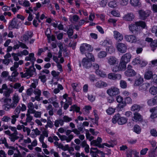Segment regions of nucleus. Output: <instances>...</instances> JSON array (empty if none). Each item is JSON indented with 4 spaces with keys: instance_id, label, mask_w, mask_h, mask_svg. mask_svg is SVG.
<instances>
[{
    "instance_id": "51",
    "label": "nucleus",
    "mask_w": 157,
    "mask_h": 157,
    "mask_svg": "<svg viewBox=\"0 0 157 157\" xmlns=\"http://www.w3.org/2000/svg\"><path fill=\"white\" fill-rule=\"evenodd\" d=\"M67 34L68 37L70 38H71V36L73 34V29L72 27L69 28L67 31Z\"/></svg>"
},
{
    "instance_id": "15",
    "label": "nucleus",
    "mask_w": 157,
    "mask_h": 157,
    "mask_svg": "<svg viewBox=\"0 0 157 157\" xmlns=\"http://www.w3.org/2000/svg\"><path fill=\"white\" fill-rule=\"evenodd\" d=\"M18 22V19L17 18H14L9 26V28L10 29H18L19 27V24Z\"/></svg>"
},
{
    "instance_id": "52",
    "label": "nucleus",
    "mask_w": 157,
    "mask_h": 157,
    "mask_svg": "<svg viewBox=\"0 0 157 157\" xmlns=\"http://www.w3.org/2000/svg\"><path fill=\"white\" fill-rule=\"evenodd\" d=\"M107 55V53L105 51L100 52L98 55V57L100 58L105 57Z\"/></svg>"
},
{
    "instance_id": "7",
    "label": "nucleus",
    "mask_w": 157,
    "mask_h": 157,
    "mask_svg": "<svg viewBox=\"0 0 157 157\" xmlns=\"http://www.w3.org/2000/svg\"><path fill=\"white\" fill-rule=\"evenodd\" d=\"M117 51L119 52L124 53L126 52L127 50L126 44L122 43H119L116 45Z\"/></svg>"
},
{
    "instance_id": "38",
    "label": "nucleus",
    "mask_w": 157,
    "mask_h": 157,
    "mask_svg": "<svg viewBox=\"0 0 157 157\" xmlns=\"http://www.w3.org/2000/svg\"><path fill=\"white\" fill-rule=\"evenodd\" d=\"M80 110V108L79 107L77 106L76 105H72L70 109V111H75L76 112H79V110Z\"/></svg>"
},
{
    "instance_id": "9",
    "label": "nucleus",
    "mask_w": 157,
    "mask_h": 157,
    "mask_svg": "<svg viewBox=\"0 0 157 157\" xmlns=\"http://www.w3.org/2000/svg\"><path fill=\"white\" fill-rule=\"evenodd\" d=\"M129 29L132 33L137 34L139 33L140 29L137 25L136 24V22L134 24H131L129 25Z\"/></svg>"
},
{
    "instance_id": "49",
    "label": "nucleus",
    "mask_w": 157,
    "mask_h": 157,
    "mask_svg": "<svg viewBox=\"0 0 157 157\" xmlns=\"http://www.w3.org/2000/svg\"><path fill=\"white\" fill-rule=\"evenodd\" d=\"M38 80L37 79H35L33 80V82L32 83L30 86V88L32 89H36V86L38 84Z\"/></svg>"
},
{
    "instance_id": "5",
    "label": "nucleus",
    "mask_w": 157,
    "mask_h": 157,
    "mask_svg": "<svg viewBox=\"0 0 157 157\" xmlns=\"http://www.w3.org/2000/svg\"><path fill=\"white\" fill-rule=\"evenodd\" d=\"M138 13L140 19L145 20L150 15L151 12L149 10H141L138 11Z\"/></svg>"
},
{
    "instance_id": "24",
    "label": "nucleus",
    "mask_w": 157,
    "mask_h": 157,
    "mask_svg": "<svg viewBox=\"0 0 157 157\" xmlns=\"http://www.w3.org/2000/svg\"><path fill=\"white\" fill-rule=\"evenodd\" d=\"M4 144L5 146L7 148H11L13 149H15V147H13L9 146L7 143L6 142V140L5 138H1L0 139V144Z\"/></svg>"
},
{
    "instance_id": "20",
    "label": "nucleus",
    "mask_w": 157,
    "mask_h": 157,
    "mask_svg": "<svg viewBox=\"0 0 157 157\" xmlns=\"http://www.w3.org/2000/svg\"><path fill=\"white\" fill-rule=\"evenodd\" d=\"M26 61H30L32 63V66H34V62L36 60V58L34 57V54L33 53H30L28 56L26 57Z\"/></svg>"
},
{
    "instance_id": "62",
    "label": "nucleus",
    "mask_w": 157,
    "mask_h": 157,
    "mask_svg": "<svg viewBox=\"0 0 157 157\" xmlns=\"http://www.w3.org/2000/svg\"><path fill=\"white\" fill-rule=\"evenodd\" d=\"M150 133L152 136H157V132L155 129H151L150 131Z\"/></svg>"
},
{
    "instance_id": "55",
    "label": "nucleus",
    "mask_w": 157,
    "mask_h": 157,
    "mask_svg": "<svg viewBox=\"0 0 157 157\" xmlns=\"http://www.w3.org/2000/svg\"><path fill=\"white\" fill-rule=\"evenodd\" d=\"M129 1V0H120L119 2L121 5L125 6L128 4Z\"/></svg>"
},
{
    "instance_id": "10",
    "label": "nucleus",
    "mask_w": 157,
    "mask_h": 157,
    "mask_svg": "<svg viewBox=\"0 0 157 157\" xmlns=\"http://www.w3.org/2000/svg\"><path fill=\"white\" fill-rule=\"evenodd\" d=\"M124 38L126 41L131 43H136L137 40L136 37L133 35H126Z\"/></svg>"
},
{
    "instance_id": "63",
    "label": "nucleus",
    "mask_w": 157,
    "mask_h": 157,
    "mask_svg": "<svg viewBox=\"0 0 157 157\" xmlns=\"http://www.w3.org/2000/svg\"><path fill=\"white\" fill-rule=\"evenodd\" d=\"M111 13L113 16L119 17L120 16V13L116 10H113L111 11Z\"/></svg>"
},
{
    "instance_id": "57",
    "label": "nucleus",
    "mask_w": 157,
    "mask_h": 157,
    "mask_svg": "<svg viewBox=\"0 0 157 157\" xmlns=\"http://www.w3.org/2000/svg\"><path fill=\"white\" fill-rule=\"evenodd\" d=\"M54 126L53 122L50 120H48L47 122V124L45 126L46 128L49 127L50 128H52Z\"/></svg>"
},
{
    "instance_id": "28",
    "label": "nucleus",
    "mask_w": 157,
    "mask_h": 157,
    "mask_svg": "<svg viewBox=\"0 0 157 157\" xmlns=\"http://www.w3.org/2000/svg\"><path fill=\"white\" fill-rule=\"evenodd\" d=\"M13 89L12 88H9L7 90L5 91L3 93V95L6 97L5 98H8L10 94L13 92Z\"/></svg>"
},
{
    "instance_id": "50",
    "label": "nucleus",
    "mask_w": 157,
    "mask_h": 157,
    "mask_svg": "<svg viewBox=\"0 0 157 157\" xmlns=\"http://www.w3.org/2000/svg\"><path fill=\"white\" fill-rule=\"evenodd\" d=\"M72 132H74L78 136H79V137H84V136L83 135H80V131L76 128L73 129Z\"/></svg>"
},
{
    "instance_id": "16",
    "label": "nucleus",
    "mask_w": 157,
    "mask_h": 157,
    "mask_svg": "<svg viewBox=\"0 0 157 157\" xmlns=\"http://www.w3.org/2000/svg\"><path fill=\"white\" fill-rule=\"evenodd\" d=\"M33 33L31 32H27L25 34H24L21 37V40L22 41L26 42L29 40V38L32 37Z\"/></svg>"
},
{
    "instance_id": "2",
    "label": "nucleus",
    "mask_w": 157,
    "mask_h": 157,
    "mask_svg": "<svg viewBox=\"0 0 157 157\" xmlns=\"http://www.w3.org/2000/svg\"><path fill=\"white\" fill-rule=\"evenodd\" d=\"M27 107L25 105L23 104H20L16 106L13 111L14 115L12 116V119L11 123L14 124L17 120L16 118H18L21 111L23 112L26 110Z\"/></svg>"
},
{
    "instance_id": "42",
    "label": "nucleus",
    "mask_w": 157,
    "mask_h": 157,
    "mask_svg": "<svg viewBox=\"0 0 157 157\" xmlns=\"http://www.w3.org/2000/svg\"><path fill=\"white\" fill-rule=\"evenodd\" d=\"M72 120L71 117H69L68 116L65 115L63 117V119H62V121H63V124L64 122H68L71 121Z\"/></svg>"
},
{
    "instance_id": "23",
    "label": "nucleus",
    "mask_w": 157,
    "mask_h": 157,
    "mask_svg": "<svg viewBox=\"0 0 157 157\" xmlns=\"http://www.w3.org/2000/svg\"><path fill=\"white\" fill-rule=\"evenodd\" d=\"M124 74L125 75L129 76L132 77L135 75L136 73L133 69L126 71L124 72Z\"/></svg>"
},
{
    "instance_id": "31",
    "label": "nucleus",
    "mask_w": 157,
    "mask_h": 157,
    "mask_svg": "<svg viewBox=\"0 0 157 157\" xmlns=\"http://www.w3.org/2000/svg\"><path fill=\"white\" fill-rule=\"evenodd\" d=\"M149 93L153 95H155L157 94V87L153 86L151 87L149 90Z\"/></svg>"
},
{
    "instance_id": "12",
    "label": "nucleus",
    "mask_w": 157,
    "mask_h": 157,
    "mask_svg": "<svg viewBox=\"0 0 157 157\" xmlns=\"http://www.w3.org/2000/svg\"><path fill=\"white\" fill-rule=\"evenodd\" d=\"M107 62L110 66H114L118 63V60L115 56H112L107 58Z\"/></svg>"
},
{
    "instance_id": "58",
    "label": "nucleus",
    "mask_w": 157,
    "mask_h": 157,
    "mask_svg": "<svg viewBox=\"0 0 157 157\" xmlns=\"http://www.w3.org/2000/svg\"><path fill=\"white\" fill-rule=\"evenodd\" d=\"M112 71L114 72H117L121 71L118 65L115 66L112 69Z\"/></svg>"
},
{
    "instance_id": "19",
    "label": "nucleus",
    "mask_w": 157,
    "mask_h": 157,
    "mask_svg": "<svg viewBox=\"0 0 157 157\" xmlns=\"http://www.w3.org/2000/svg\"><path fill=\"white\" fill-rule=\"evenodd\" d=\"M102 142L101 138H97V140H93L92 141L90 144L91 145L94 146H98L99 147H103L101 144V143Z\"/></svg>"
},
{
    "instance_id": "59",
    "label": "nucleus",
    "mask_w": 157,
    "mask_h": 157,
    "mask_svg": "<svg viewBox=\"0 0 157 157\" xmlns=\"http://www.w3.org/2000/svg\"><path fill=\"white\" fill-rule=\"evenodd\" d=\"M65 132H66V135L69 136L68 137H73V135L71 134V132H72V130L68 129L67 130H66Z\"/></svg>"
},
{
    "instance_id": "36",
    "label": "nucleus",
    "mask_w": 157,
    "mask_h": 157,
    "mask_svg": "<svg viewBox=\"0 0 157 157\" xmlns=\"http://www.w3.org/2000/svg\"><path fill=\"white\" fill-rule=\"evenodd\" d=\"M130 3L133 6H136L140 5L139 0H130Z\"/></svg>"
},
{
    "instance_id": "11",
    "label": "nucleus",
    "mask_w": 157,
    "mask_h": 157,
    "mask_svg": "<svg viewBox=\"0 0 157 157\" xmlns=\"http://www.w3.org/2000/svg\"><path fill=\"white\" fill-rule=\"evenodd\" d=\"M122 77L121 74H115L110 73L108 75V78L111 80H120Z\"/></svg>"
},
{
    "instance_id": "33",
    "label": "nucleus",
    "mask_w": 157,
    "mask_h": 157,
    "mask_svg": "<svg viewBox=\"0 0 157 157\" xmlns=\"http://www.w3.org/2000/svg\"><path fill=\"white\" fill-rule=\"evenodd\" d=\"M141 108L140 106L137 104H135L132 105L131 108V110L133 111H139Z\"/></svg>"
},
{
    "instance_id": "29",
    "label": "nucleus",
    "mask_w": 157,
    "mask_h": 157,
    "mask_svg": "<svg viewBox=\"0 0 157 157\" xmlns=\"http://www.w3.org/2000/svg\"><path fill=\"white\" fill-rule=\"evenodd\" d=\"M86 58L88 59L89 60L92 62H94L95 60L94 55L91 53L89 52L85 53Z\"/></svg>"
},
{
    "instance_id": "32",
    "label": "nucleus",
    "mask_w": 157,
    "mask_h": 157,
    "mask_svg": "<svg viewBox=\"0 0 157 157\" xmlns=\"http://www.w3.org/2000/svg\"><path fill=\"white\" fill-rule=\"evenodd\" d=\"M9 128L11 129L13 132L11 134V136H13L14 137H19L17 136V132L16 130V128L15 127H13L11 126H9Z\"/></svg>"
},
{
    "instance_id": "25",
    "label": "nucleus",
    "mask_w": 157,
    "mask_h": 157,
    "mask_svg": "<svg viewBox=\"0 0 157 157\" xmlns=\"http://www.w3.org/2000/svg\"><path fill=\"white\" fill-rule=\"evenodd\" d=\"M143 82V78L140 76L136 79L134 83V86H139Z\"/></svg>"
},
{
    "instance_id": "3",
    "label": "nucleus",
    "mask_w": 157,
    "mask_h": 157,
    "mask_svg": "<svg viewBox=\"0 0 157 157\" xmlns=\"http://www.w3.org/2000/svg\"><path fill=\"white\" fill-rule=\"evenodd\" d=\"M127 119L123 117H121L119 113L116 114L112 119V122L114 124L117 122L120 125H123L126 123L127 121Z\"/></svg>"
},
{
    "instance_id": "46",
    "label": "nucleus",
    "mask_w": 157,
    "mask_h": 157,
    "mask_svg": "<svg viewBox=\"0 0 157 157\" xmlns=\"http://www.w3.org/2000/svg\"><path fill=\"white\" fill-rule=\"evenodd\" d=\"M136 24L137 25L138 27L140 26L143 28H144L146 26V23L143 21L136 22Z\"/></svg>"
},
{
    "instance_id": "21",
    "label": "nucleus",
    "mask_w": 157,
    "mask_h": 157,
    "mask_svg": "<svg viewBox=\"0 0 157 157\" xmlns=\"http://www.w3.org/2000/svg\"><path fill=\"white\" fill-rule=\"evenodd\" d=\"M135 16L132 13H129L124 15V19L126 21H132L134 19Z\"/></svg>"
},
{
    "instance_id": "37",
    "label": "nucleus",
    "mask_w": 157,
    "mask_h": 157,
    "mask_svg": "<svg viewBox=\"0 0 157 157\" xmlns=\"http://www.w3.org/2000/svg\"><path fill=\"white\" fill-rule=\"evenodd\" d=\"M123 98L120 96H118L117 97V102L119 103H121L123 104V105H121V108H123L126 105L125 103H123Z\"/></svg>"
},
{
    "instance_id": "6",
    "label": "nucleus",
    "mask_w": 157,
    "mask_h": 157,
    "mask_svg": "<svg viewBox=\"0 0 157 157\" xmlns=\"http://www.w3.org/2000/svg\"><path fill=\"white\" fill-rule=\"evenodd\" d=\"M80 51L82 54L86 53V51L91 52L93 48L91 45L86 43H84L82 44L80 48Z\"/></svg>"
},
{
    "instance_id": "41",
    "label": "nucleus",
    "mask_w": 157,
    "mask_h": 157,
    "mask_svg": "<svg viewBox=\"0 0 157 157\" xmlns=\"http://www.w3.org/2000/svg\"><path fill=\"white\" fill-rule=\"evenodd\" d=\"M30 114H32L30 112H27L26 114L27 117L26 121V122H30L33 120V117L30 115Z\"/></svg>"
},
{
    "instance_id": "39",
    "label": "nucleus",
    "mask_w": 157,
    "mask_h": 157,
    "mask_svg": "<svg viewBox=\"0 0 157 157\" xmlns=\"http://www.w3.org/2000/svg\"><path fill=\"white\" fill-rule=\"evenodd\" d=\"M59 124L61 126H62L63 125V121H62V118L59 119V120H56L55 121L54 125L56 127H59Z\"/></svg>"
},
{
    "instance_id": "1",
    "label": "nucleus",
    "mask_w": 157,
    "mask_h": 157,
    "mask_svg": "<svg viewBox=\"0 0 157 157\" xmlns=\"http://www.w3.org/2000/svg\"><path fill=\"white\" fill-rule=\"evenodd\" d=\"M4 102L6 104L3 105L5 107L4 109L7 111H9L11 109H14L17 106L18 103L20 98L18 94L17 93H15L13 94L12 99L9 98H3Z\"/></svg>"
},
{
    "instance_id": "27",
    "label": "nucleus",
    "mask_w": 157,
    "mask_h": 157,
    "mask_svg": "<svg viewBox=\"0 0 157 157\" xmlns=\"http://www.w3.org/2000/svg\"><path fill=\"white\" fill-rule=\"evenodd\" d=\"M133 118L136 121H141L142 120V117L139 113L136 112L134 113Z\"/></svg>"
},
{
    "instance_id": "8",
    "label": "nucleus",
    "mask_w": 157,
    "mask_h": 157,
    "mask_svg": "<svg viewBox=\"0 0 157 157\" xmlns=\"http://www.w3.org/2000/svg\"><path fill=\"white\" fill-rule=\"evenodd\" d=\"M107 93L110 96H114L118 94L120 92L118 89L117 88L113 87L108 90L107 91Z\"/></svg>"
},
{
    "instance_id": "43",
    "label": "nucleus",
    "mask_w": 157,
    "mask_h": 157,
    "mask_svg": "<svg viewBox=\"0 0 157 157\" xmlns=\"http://www.w3.org/2000/svg\"><path fill=\"white\" fill-rule=\"evenodd\" d=\"M31 113L32 114H34V116L36 118H40L42 114L41 112L36 111L35 110H34Z\"/></svg>"
},
{
    "instance_id": "64",
    "label": "nucleus",
    "mask_w": 157,
    "mask_h": 157,
    "mask_svg": "<svg viewBox=\"0 0 157 157\" xmlns=\"http://www.w3.org/2000/svg\"><path fill=\"white\" fill-rule=\"evenodd\" d=\"M151 117L152 118H154L157 117V106L155 111L153 112L152 115L151 116Z\"/></svg>"
},
{
    "instance_id": "54",
    "label": "nucleus",
    "mask_w": 157,
    "mask_h": 157,
    "mask_svg": "<svg viewBox=\"0 0 157 157\" xmlns=\"http://www.w3.org/2000/svg\"><path fill=\"white\" fill-rule=\"evenodd\" d=\"M134 131L137 133H139L140 132V127L137 125L134 126L133 128Z\"/></svg>"
},
{
    "instance_id": "17",
    "label": "nucleus",
    "mask_w": 157,
    "mask_h": 157,
    "mask_svg": "<svg viewBox=\"0 0 157 157\" xmlns=\"http://www.w3.org/2000/svg\"><path fill=\"white\" fill-rule=\"evenodd\" d=\"M27 107L28 109H27V111L28 112H32L34 110V108L37 109L38 108V105L36 104H35L34 105L31 102H29L27 104Z\"/></svg>"
},
{
    "instance_id": "45",
    "label": "nucleus",
    "mask_w": 157,
    "mask_h": 157,
    "mask_svg": "<svg viewBox=\"0 0 157 157\" xmlns=\"http://www.w3.org/2000/svg\"><path fill=\"white\" fill-rule=\"evenodd\" d=\"M120 87L123 89H125L127 87V84L126 82L124 80H121L120 83Z\"/></svg>"
},
{
    "instance_id": "13",
    "label": "nucleus",
    "mask_w": 157,
    "mask_h": 157,
    "mask_svg": "<svg viewBox=\"0 0 157 157\" xmlns=\"http://www.w3.org/2000/svg\"><path fill=\"white\" fill-rule=\"evenodd\" d=\"M91 62L86 58H84L82 59V63L84 67L88 69L90 68L92 66Z\"/></svg>"
},
{
    "instance_id": "53",
    "label": "nucleus",
    "mask_w": 157,
    "mask_h": 157,
    "mask_svg": "<svg viewBox=\"0 0 157 157\" xmlns=\"http://www.w3.org/2000/svg\"><path fill=\"white\" fill-rule=\"evenodd\" d=\"M109 6L112 8L116 7L117 6V2L115 1H113L110 2L108 4Z\"/></svg>"
},
{
    "instance_id": "14",
    "label": "nucleus",
    "mask_w": 157,
    "mask_h": 157,
    "mask_svg": "<svg viewBox=\"0 0 157 157\" xmlns=\"http://www.w3.org/2000/svg\"><path fill=\"white\" fill-rule=\"evenodd\" d=\"M131 57L132 55L130 53H127L121 56L120 60L127 64L130 62Z\"/></svg>"
},
{
    "instance_id": "30",
    "label": "nucleus",
    "mask_w": 157,
    "mask_h": 157,
    "mask_svg": "<svg viewBox=\"0 0 157 157\" xmlns=\"http://www.w3.org/2000/svg\"><path fill=\"white\" fill-rule=\"evenodd\" d=\"M126 63L120 60L119 65H118L119 68L121 71H124L126 66Z\"/></svg>"
},
{
    "instance_id": "4",
    "label": "nucleus",
    "mask_w": 157,
    "mask_h": 157,
    "mask_svg": "<svg viewBox=\"0 0 157 157\" xmlns=\"http://www.w3.org/2000/svg\"><path fill=\"white\" fill-rule=\"evenodd\" d=\"M26 69V72L24 73L22 72H20V74L21 75L22 77H26L27 76H32L33 74L35 72L36 69L34 67V65L30 66L29 68H25Z\"/></svg>"
},
{
    "instance_id": "18",
    "label": "nucleus",
    "mask_w": 157,
    "mask_h": 157,
    "mask_svg": "<svg viewBox=\"0 0 157 157\" xmlns=\"http://www.w3.org/2000/svg\"><path fill=\"white\" fill-rule=\"evenodd\" d=\"M113 36L114 38L118 41H121L123 38L122 34L117 31H113Z\"/></svg>"
},
{
    "instance_id": "48",
    "label": "nucleus",
    "mask_w": 157,
    "mask_h": 157,
    "mask_svg": "<svg viewBox=\"0 0 157 157\" xmlns=\"http://www.w3.org/2000/svg\"><path fill=\"white\" fill-rule=\"evenodd\" d=\"M18 67V63L15 62L14 63V65L10 67V69L11 71H17V68Z\"/></svg>"
},
{
    "instance_id": "22",
    "label": "nucleus",
    "mask_w": 157,
    "mask_h": 157,
    "mask_svg": "<svg viewBox=\"0 0 157 157\" xmlns=\"http://www.w3.org/2000/svg\"><path fill=\"white\" fill-rule=\"evenodd\" d=\"M95 86L98 88H102L106 87L107 84L105 82L101 80L95 83Z\"/></svg>"
},
{
    "instance_id": "34",
    "label": "nucleus",
    "mask_w": 157,
    "mask_h": 157,
    "mask_svg": "<svg viewBox=\"0 0 157 157\" xmlns=\"http://www.w3.org/2000/svg\"><path fill=\"white\" fill-rule=\"evenodd\" d=\"M34 94L36 95V97H37L39 99H40V96L41 95V91L38 89H35L33 90Z\"/></svg>"
},
{
    "instance_id": "26",
    "label": "nucleus",
    "mask_w": 157,
    "mask_h": 157,
    "mask_svg": "<svg viewBox=\"0 0 157 157\" xmlns=\"http://www.w3.org/2000/svg\"><path fill=\"white\" fill-rule=\"evenodd\" d=\"M153 75L152 71H148L145 73L144 78L146 79H150L153 77Z\"/></svg>"
},
{
    "instance_id": "56",
    "label": "nucleus",
    "mask_w": 157,
    "mask_h": 157,
    "mask_svg": "<svg viewBox=\"0 0 157 157\" xmlns=\"http://www.w3.org/2000/svg\"><path fill=\"white\" fill-rule=\"evenodd\" d=\"M91 67H92L93 69L95 70V72L96 73V72L97 71H98L99 70V65L98 64L94 63L93 64H92V66Z\"/></svg>"
},
{
    "instance_id": "35",
    "label": "nucleus",
    "mask_w": 157,
    "mask_h": 157,
    "mask_svg": "<svg viewBox=\"0 0 157 157\" xmlns=\"http://www.w3.org/2000/svg\"><path fill=\"white\" fill-rule=\"evenodd\" d=\"M116 109L113 108L112 107H109L106 110L107 114L109 115H111L113 114L115 112Z\"/></svg>"
},
{
    "instance_id": "47",
    "label": "nucleus",
    "mask_w": 157,
    "mask_h": 157,
    "mask_svg": "<svg viewBox=\"0 0 157 157\" xmlns=\"http://www.w3.org/2000/svg\"><path fill=\"white\" fill-rule=\"evenodd\" d=\"M150 46L152 48L153 51L155 49V48L157 47V40H155L153 41L150 44Z\"/></svg>"
},
{
    "instance_id": "60",
    "label": "nucleus",
    "mask_w": 157,
    "mask_h": 157,
    "mask_svg": "<svg viewBox=\"0 0 157 157\" xmlns=\"http://www.w3.org/2000/svg\"><path fill=\"white\" fill-rule=\"evenodd\" d=\"M33 90L32 88L28 89L26 91V94L28 96H31L33 93Z\"/></svg>"
},
{
    "instance_id": "44",
    "label": "nucleus",
    "mask_w": 157,
    "mask_h": 157,
    "mask_svg": "<svg viewBox=\"0 0 157 157\" xmlns=\"http://www.w3.org/2000/svg\"><path fill=\"white\" fill-rule=\"evenodd\" d=\"M97 75H98L101 77H105L106 76V74L104 72L101 71L99 69L95 73Z\"/></svg>"
},
{
    "instance_id": "61",
    "label": "nucleus",
    "mask_w": 157,
    "mask_h": 157,
    "mask_svg": "<svg viewBox=\"0 0 157 157\" xmlns=\"http://www.w3.org/2000/svg\"><path fill=\"white\" fill-rule=\"evenodd\" d=\"M151 32L155 34V36L157 37V26H153L151 29Z\"/></svg>"
},
{
    "instance_id": "40",
    "label": "nucleus",
    "mask_w": 157,
    "mask_h": 157,
    "mask_svg": "<svg viewBox=\"0 0 157 157\" xmlns=\"http://www.w3.org/2000/svg\"><path fill=\"white\" fill-rule=\"evenodd\" d=\"M132 152H134L136 155L137 154H138V152H137L135 150H132V149L128 150L127 152V157H132Z\"/></svg>"
}]
</instances>
